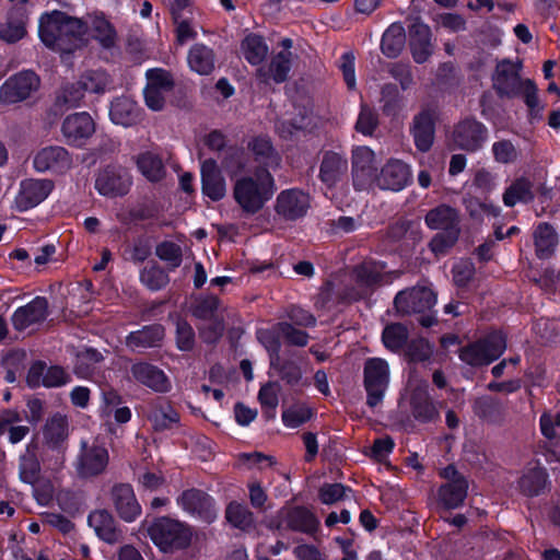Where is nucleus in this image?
<instances>
[{"mask_svg":"<svg viewBox=\"0 0 560 560\" xmlns=\"http://www.w3.org/2000/svg\"><path fill=\"white\" fill-rule=\"evenodd\" d=\"M68 436V421L65 416L55 415L47 420L44 428V439L47 444L55 447Z\"/></svg>","mask_w":560,"mask_h":560,"instance_id":"obj_42","label":"nucleus"},{"mask_svg":"<svg viewBox=\"0 0 560 560\" xmlns=\"http://www.w3.org/2000/svg\"><path fill=\"white\" fill-rule=\"evenodd\" d=\"M39 88V78L33 71H22L8 79L0 88V102L12 104L27 98Z\"/></svg>","mask_w":560,"mask_h":560,"instance_id":"obj_10","label":"nucleus"},{"mask_svg":"<svg viewBox=\"0 0 560 560\" xmlns=\"http://www.w3.org/2000/svg\"><path fill=\"white\" fill-rule=\"evenodd\" d=\"M409 47L417 63L425 62L433 52L432 34L428 25L416 22L409 28Z\"/></svg>","mask_w":560,"mask_h":560,"instance_id":"obj_24","label":"nucleus"},{"mask_svg":"<svg viewBox=\"0 0 560 560\" xmlns=\"http://www.w3.org/2000/svg\"><path fill=\"white\" fill-rule=\"evenodd\" d=\"M310 208V197L300 189H287L277 197L276 211L288 220L303 217Z\"/></svg>","mask_w":560,"mask_h":560,"instance_id":"obj_20","label":"nucleus"},{"mask_svg":"<svg viewBox=\"0 0 560 560\" xmlns=\"http://www.w3.org/2000/svg\"><path fill=\"white\" fill-rule=\"evenodd\" d=\"M78 84L89 93L103 94L110 84L109 74L103 69L86 70L80 78Z\"/></svg>","mask_w":560,"mask_h":560,"instance_id":"obj_39","label":"nucleus"},{"mask_svg":"<svg viewBox=\"0 0 560 560\" xmlns=\"http://www.w3.org/2000/svg\"><path fill=\"white\" fill-rule=\"evenodd\" d=\"M141 282L150 290H160L165 287L170 279L167 273L155 264L148 265L140 273Z\"/></svg>","mask_w":560,"mask_h":560,"instance_id":"obj_51","label":"nucleus"},{"mask_svg":"<svg viewBox=\"0 0 560 560\" xmlns=\"http://www.w3.org/2000/svg\"><path fill=\"white\" fill-rule=\"evenodd\" d=\"M389 382V368L385 360L369 359L364 364V387L368 393V405L372 408L383 400Z\"/></svg>","mask_w":560,"mask_h":560,"instance_id":"obj_6","label":"nucleus"},{"mask_svg":"<svg viewBox=\"0 0 560 560\" xmlns=\"http://www.w3.org/2000/svg\"><path fill=\"white\" fill-rule=\"evenodd\" d=\"M33 166L39 173L65 174L73 166L69 151L60 145H49L38 150L33 158Z\"/></svg>","mask_w":560,"mask_h":560,"instance_id":"obj_8","label":"nucleus"},{"mask_svg":"<svg viewBox=\"0 0 560 560\" xmlns=\"http://www.w3.org/2000/svg\"><path fill=\"white\" fill-rule=\"evenodd\" d=\"M89 525L94 529L97 537L108 544L118 542L120 533L115 526L113 516L104 510H97L89 515Z\"/></svg>","mask_w":560,"mask_h":560,"instance_id":"obj_30","label":"nucleus"},{"mask_svg":"<svg viewBox=\"0 0 560 560\" xmlns=\"http://www.w3.org/2000/svg\"><path fill=\"white\" fill-rule=\"evenodd\" d=\"M350 489H347L341 483H327L319 490V499L324 504H334L345 498Z\"/></svg>","mask_w":560,"mask_h":560,"instance_id":"obj_56","label":"nucleus"},{"mask_svg":"<svg viewBox=\"0 0 560 560\" xmlns=\"http://www.w3.org/2000/svg\"><path fill=\"white\" fill-rule=\"evenodd\" d=\"M65 141L72 147L82 148L95 132V122L85 112L67 116L61 126Z\"/></svg>","mask_w":560,"mask_h":560,"instance_id":"obj_9","label":"nucleus"},{"mask_svg":"<svg viewBox=\"0 0 560 560\" xmlns=\"http://www.w3.org/2000/svg\"><path fill=\"white\" fill-rule=\"evenodd\" d=\"M534 199L533 185L529 179L521 177L514 180L503 195L506 207H513L518 202H529Z\"/></svg>","mask_w":560,"mask_h":560,"instance_id":"obj_40","label":"nucleus"},{"mask_svg":"<svg viewBox=\"0 0 560 560\" xmlns=\"http://www.w3.org/2000/svg\"><path fill=\"white\" fill-rule=\"evenodd\" d=\"M493 86L500 95L517 96L525 86V80L520 77V67L511 61L498 63L493 75Z\"/></svg>","mask_w":560,"mask_h":560,"instance_id":"obj_17","label":"nucleus"},{"mask_svg":"<svg viewBox=\"0 0 560 560\" xmlns=\"http://www.w3.org/2000/svg\"><path fill=\"white\" fill-rule=\"evenodd\" d=\"M424 222L429 229L443 232L431 241L430 246L434 253H443L445 248L453 246L459 236V214L447 205L431 209L425 214Z\"/></svg>","mask_w":560,"mask_h":560,"instance_id":"obj_4","label":"nucleus"},{"mask_svg":"<svg viewBox=\"0 0 560 560\" xmlns=\"http://www.w3.org/2000/svg\"><path fill=\"white\" fill-rule=\"evenodd\" d=\"M547 485V474L538 463H529L516 480L517 490L525 497L539 495Z\"/></svg>","mask_w":560,"mask_h":560,"instance_id":"obj_25","label":"nucleus"},{"mask_svg":"<svg viewBox=\"0 0 560 560\" xmlns=\"http://www.w3.org/2000/svg\"><path fill=\"white\" fill-rule=\"evenodd\" d=\"M494 159L499 163H512L517 159V151L513 143L508 140L494 142L492 145Z\"/></svg>","mask_w":560,"mask_h":560,"instance_id":"obj_59","label":"nucleus"},{"mask_svg":"<svg viewBox=\"0 0 560 560\" xmlns=\"http://www.w3.org/2000/svg\"><path fill=\"white\" fill-rule=\"evenodd\" d=\"M25 33V23L23 19H9L8 22L0 24V38L8 43L20 40L24 37Z\"/></svg>","mask_w":560,"mask_h":560,"instance_id":"obj_55","label":"nucleus"},{"mask_svg":"<svg viewBox=\"0 0 560 560\" xmlns=\"http://www.w3.org/2000/svg\"><path fill=\"white\" fill-rule=\"evenodd\" d=\"M292 44L290 38H283L279 43L281 49L271 59L269 74L278 83L285 81L291 70L293 60Z\"/></svg>","mask_w":560,"mask_h":560,"instance_id":"obj_28","label":"nucleus"},{"mask_svg":"<svg viewBox=\"0 0 560 560\" xmlns=\"http://www.w3.org/2000/svg\"><path fill=\"white\" fill-rule=\"evenodd\" d=\"M487 128L479 121L466 119L459 122L452 136L455 148L465 151H477L487 139Z\"/></svg>","mask_w":560,"mask_h":560,"instance_id":"obj_12","label":"nucleus"},{"mask_svg":"<svg viewBox=\"0 0 560 560\" xmlns=\"http://www.w3.org/2000/svg\"><path fill=\"white\" fill-rule=\"evenodd\" d=\"M88 32L104 47L110 48L116 43V32L112 24L103 15H91L85 22Z\"/></svg>","mask_w":560,"mask_h":560,"instance_id":"obj_36","label":"nucleus"},{"mask_svg":"<svg viewBox=\"0 0 560 560\" xmlns=\"http://www.w3.org/2000/svg\"><path fill=\"white\" fill-rule=\"evenodd\" d=\"M394 303L397 311L402 314L424 313L435 305L436 295L431 288L418 285L400 291Z\"/></svg>","mask_w":560,"mask_h":560,"instance_id":"obj_11","label":"nucleus"},{"mask_svg":"<svg viewBox=\"0 0 560 560\" xmlns=\"http://www.w3.org/2000/svg\"><path fill=\"white\" fill-rule=\"evenodd\" d=\"M382 339L384 346L392 350L397 351L401 349L408 339L407 328L400 324H392L384 328Z\"/></svg>","mask_w":560,"mask_h":560,"instance_id":"obj_49","label":"nucleus"},{"mask_svg":"<svg viewBox=\"0 0 560 560\" xmlns=\"http://www.w3.org/2000/svg\"><path fill=\"white\" fill-rule=\"evenodd\" d=\"M411 174L410 165L400 160L393 159L382 167L375 180L376 185L382 189L399 191L408 185Z\"/></svg>","mask_w":560,"mask_h":560,"instance_id":"obj_19","label":"nucleus"},{"mask_svg":"<svg viewBox=\"0 0 560 560\" xmlns=\"http://www.w3.org/2000/svg\"><path fill=\"white\" fill-rule=\"evenodd\" d=\"M109 462L108 451L96 442H82L77 458V471L83 478L95 477L103 474Z\"/></svg>","mask_w":560,"mask_h":560,"instance_id":"obj_7","label":"nucleus"},{"mask_svg":"<svg viewBox=\"0 0 560 560\" xmlns=\"http://www.w3.org/2000/svg\"><path fill=\"white\" fill-rule=\"evenodd\" d=\"M156 256L168 264L171 269L177 268L182 264V249L172 242H163L155 249Z\"/></svg>","mask_w":560,"mask_h":560,"instance_id":"obj_54","label":"nucleus"},{"mask_svg":"<svg viewBox=\"0 0 560 560\" xmlns=\"http://www.w3.org/2000/svg\"><path fill=\"white\" fill-rule=\"evenodd\" d=\"M109 117L114 124L129 127L139 120V107L129 97H117L110 104Z\"/></svg>","mask_w":560,"mask_h":560,"instance_id":"obj_29","label":"nucleus"},{"mask_svg":"<svg viewBox=\"0 0 560 560\" xmlns=\"http://www.w3.org/2000/svg\"><path fill=\"white\" fill-rule=\"evenodd\" d=\"M276 183L267 168L237 176L233 182V198L243 212L255 214L273 197Z\"/></svg>","mask_w":560,"mask_h":560,"instance_id":"obj_2","label":"nucleus"},{"mask_svg":"<svg viewBox=\"0 0 560 560\" xmlns=\"http://www.w3.org/2000/svg\"><path fill=\"white\" fill-rule=\"evenodd\" d=\"M103 355L94 349H84L75 357L74 373L81 378L91 377L102 362Z\"/></svg>","mask_w":560,"mask_h":560,"instance_id":"obj_41","label":"nucleus"},{"mask_svg":"<svg viewBox=\"0 0 560 560\" xmlns=\"http://www.w3.org/2000/svg\"><path fill=\"white\" fill-rule=\"evenodd\" d=\"M242 52L249 63L259 65L268 54V46L260 36L250 34L242 42Z\"/></svg>","mask_w":560,"mask_h":560,"instance_id":"obj_45","label":"nucleus"},{"mask_svg":"<svg viewBox=\"0 0 560 560\" xmlns=\"http://www.w3.org/2000/svg\"><path fill=\"white\" fill-rule=\"evenodd\" d=\"M112 499L117 513L124 521L133 522L141 514V505L130 485H116L112 490Z\"/></svg>","mask_w":560,"mask_h":560,"instance_id":"obj_23","label":"nucleus"},{"mask_svg":"<svg viewBox=\"0 0 560 560\" xmlns=\"http://www.w3.org/2000/svg\"><path fill=\"white\" fill-rule=\"evenodd\" d=\"M376 125L377 119L375 113L365 105H362L355 125L357 131L364 136H370L374 131Z\"/></svg>","mask_w":560,"mask_h":560,"instance_id":"obj_61","label":"nucleus"},{"mask_svg":"<svg viewBox=\"0 0 560 560\" xmlns=\"http://www.w3.org/2000/svg\"><path fill=\"white\" fill-rule=\"evenodd\" d=\"M54 189L50 179H25L20 185L15 203L19 210L26 211L43 202Z\"/></svg>","mask_w":560,"mask_h":560,"instance_id":"obj_15","label":"nucleus"},{"mask_svg":"<svg viewBox=\"0 0 560 560\" xmlns=\"http://www.w3.org/2000/svg\"><path fill=\"white\" fill-rule=\"evenodd\" d=\"M406 43L405 28L399 23H393L383 34L381 48L388 58H396L402 51Z\"/></svg>","mask_w":560,"mask_h":560,"instance_id":"obj_38","label":"nucleus"},{"mask_svg":"<svg viewBox=\"0 0 560 560\" xmlns=\"http://www.w3.org/2000/svg\"><path fill=\"white\" fill-rule=\"evenodd\" d=\"M142 526H147L149 537L163 552L184 549L191 541V529L186 524L171 517H156L151 523L143 522Z\"/></svg>","mask_w":560,"mask_h":560,"instance_id":"obj_3","label":"nucleus"},{"mask_svg":"<svg viewBox=\"0 0 560 560\" xmlns=\"http://www.w3.org/2000/svg\"><path fill=\"white\" fill-rule=\"evenodd\" d=\"M148 419L155 430H166L178 421V413L168 405L153 406L148 412Z\"/></svg>","mask_w":560,"mask_h":560,"instance_id":"obj_44","label":"nucleus"},{"mask_svg":"<svg viewBox=\"0 0 560 560\" xmlns=\"http://www.w3.org/2000/svg\"><path fill=\"white\" fill-rule=\"evenodd\" d=\"M311 417L312 410L310 407L295 404L283 411L282 421L285 427L294 429L308 421Z\"/></svg>","mask_w":560,"mask_h":560,"instance_id":"obj_52","label":"nucleus"},{"mask_svg":"<svg viewBox=\"0 0 560 560\" xmlns=\"http://www.w3.org/2000/svg\"><path fill=\"white\" fill-rule=\"evenodd\" d=\"M148 86L156 88L162 91H171L173 80L171 74L163 69H151L147 71Z\"/></svg>","mask_w":560,"mask_h":560,"instance_id":"obj_58","label":"nucleus"},{"mask_svg":"<svg viewBox=\"0 0 560 560\" xmlns=\"http://www.w3.org/2000/svg\"><path fill=\"white\" fill-rule=\"evenodd\" d=\"M279 386L275 383L264 385L259 393L258 399L264 409V413L268 419L275 418L276 408L279 404Z\"/></svg>","mask_w":560,"mask_h":560,"instance_id":"obj_50","label":"nucleus"},{"mask_svg":"<svg viewBox=\"0 0 560 560\" xmlns=\"http://www.w3.org/2000/svg\"><path fill=\"white\" fill-rule=\"evenodd\" d=\"M375 154L368 147H358L352 151L353 185L358 190L368 189L374 179Z\"/></svg>","mask_w":560,"mask_h":560,"instance_id":"obj_18","label":"nucleus"},{"mask_svg":"<svg viewBox=\"0 0 560 560\" xmlns=\"http://www.w3.org/2000/svg\"><path fill=\"white\" fill-rule=\"evenodd\" d=\"M348 170L347 160L338 153L327 152L322 161L319 177L327 187L335 186Z\"/></svg>","mask_w":560,"mask_h":560,"instance_id":"obj_31","label":"nucleus"},{"mask_svg":"<svg viewBox=\"0 0 560 560\" xmlns=\"http://www.w3.org/2000/svg\"><path fill=\"white\" fill-rule=\"evenodd\" d=\"M187 62L191 71L208 75L214 69L215 58L212 49L202 44H196L188 52Z\"/></svg>","mask_w":560,"mask_h":560,"instance_id":"obj_34","label":"nucleus"},{"mask_svg":"<svg viewBox=\"0 0 560 560\" xmlns=\"http://www.w3.org/2000/svg\"><path fill=\"white\" fill-rule=\"evenodd\" d=\"M276 329L287 339V341H289L292 345L303 347L307 343V334L304 332L303 330L295 329L292 325L288 323L278 324L276 326Z\"/></svg>","mask_w":560,"mask_h":560,"instance_id":"obj_64","label":"nucleus"},{"mask_svg":"<svg viewBox=\"0 0 560 560\" xmlns=\"http://www.w3.org/2000/svg\"><path fill=\"white\" fill-rule=\"evenodd\" d=\"M48 314V302L43 296H36L30 303L19 307L12 315L15 329L24 330L33 325L44 322Z\"/></svg>","mask_w":560,"mask_h":560,"instance_id":"obj_21","label":"nucleus"},{"mask_svg":"<svg viewBox=\"0 0 560 560\" xmlns=\"http://www.w3.org/2000/svg\"><path fill=\"white\" fill-rule=\"evenodd\" d=\"M249 148L256 156V160L265 165L264 168H275L280 163V158L275 152L268 138L258 137L250 143Z\"/></svg>","mask_w":560,"mask_h":560,"instance_id":"obj_43","label":"nucleus"},{"mask_svg":"<svg viewBox=\"0 0 560 560\" xmlns=\"http://www.w3.org/2000/svg\"><path fill=\"white\" fill-rule=\"evenodd\" d=\"M411 133L417 149L422 152L429 151L434 141V119L432 114L422 112L416 116Z\"/></svg>","mask_w":560,"mask_h":560,"instance_id":"obj_27","label":"nucleus"},{"mask_svg":"<svg viewBox=\"0 0 560 560\" xmlns=\"http://www.w3.org/2000/svg\"><path fill=\"white\" fill-rule=\"evenodd\" d=\"M177 347L182 351L191 350L195 343V334L191 326L183 320L176 324Z\"/></svg>","mask_w":560,"mask_h":560,"instance_id":"obj_62","label":"nucleus"},{"mask_svg":"<svg viewBox=\"0 0 560 560\" xmlns=\"http://www.w3.org/2000/svg\"><path fill=\"white\" fill-rule=\"evenodd\" d=\"M384 266L375 261H365L354 270L359 292L354 296L361 298L370 288L381 281Z\"/></svg>","mask_w":560,"mask_h":560,"instance_id":"obj_35","label":"nucleus"},{"mask_svg":"<svg viewBox=\"0 0 560 560\" xmlns=\"http://www.w3.org/2000/svg\"><path fill=\"white\" fill-rule=\"evenodd\" d=\"M201 191L202 195L212 201H220L226 196V180L221 168L213 159L201 162Z\"/></svg>","mask_w":560,"mask_h":560,"instance_id":"obj_13","label":"nucleus"},{"mask_svg":"<svg viewBox=\"0 0 560 560\" xmlns=\"http://www.w3.org/2000/svg\"><path fill=\"white\" fill-rule=\"evenodd\" d=\"M536 255L540 259L550 258L559 243L556 230L548 223H540L534 231Z\"/></svg>","mask_w":560,"mask_h":560,"instance_id":"obj_32","label":"nucleus"},{"mask_svg":"<svg viewBox=\"0 0 560 560\" xmlns=\"http://www.w3.org/2000/svg\"><path fill=\"white\" fill-rule=\"evenodd\" d=\"M540 430L545 438L552 440L560 436V412H546L540 417Z\"/></svg>","mask_w":560,"mask_h":560,"instance_id":"obj_63","label":"nucleus"},{"mask_svg":"<svg viewBox=\"0 0 560 560\" xmlns=\"http://www.w3.org/2000/svg\"><path fill=\"white\" fill-rule=\"evenodd\" d=\"M280 514L288 527L293 530L313 534L319 526V521L314 513L302 506L283 509Z\"/></svg>","mask_w":560,"mask_h":560,"instance_id":"obj_26","label":"nucleus"},{"mask_svg":"<svg viewBox=\"0 0 560 560\" xmlns=\"http://www.w3.org/2000/svg\"><path fill=\"white\" fill-rule=\"evenodd\" d=\"M506 349V340L502 332L489 334L483 339L460 350L459 358L472 366L488 365L497 360Z\"/></svg>","mask_w":560,"mask_h":560,"instance_id":"obj_5","label":"nucleus"},{"mask_svg":"<svg viewBox=\"0 0 560 560\" xmlns=\"http://www.w3.org/2000/svg\"><path fill=\"white\" fill-rule=\"evenodd\" d=\"M225 516L229 523L241 529L250 528L254 524L253 513L238 502H231L228 505Z\"/></svg>","mask_w":560,"mask_h":560,"instance_id":"obj_47","label":"nucleus"},{"mask_svg":"<svg viewBox=\"0 0 560 560\" xmlns=\"http://www.w3.org/2000/svg\"><path fill=\"white\" fill-rule=\"evenodd\" d=\"M131 186V178L121 167H106L95 180L96 190L106 197L124 196Z\"/></svg>","mask_w":560,"mask_h":560,"instance_id":"obj_14","label":"nucleus"},{"mask_svg":"<svg viewBox=\"0 0 560 560\" xmlns=\"http://www.w3.org/2000/svg\"><path fill=\"white\" fill-rule=\"evenodd\" d=\"M465 206L470 217L474 219H481L483 215L497 217L500 212V209L492 203L481 202L476 198L466 199Z\"/></svg>","mask_w":560,"mask_h":560,"instance_id":"obj_57","label":"nucleus"},{"mask_svg":"<svg viewBox=\"0 0 560 560\" xmlns=\"http://www.w3.org/2000/svg\"><path fill=\"white\" fill-rule=\"evenodd\" d=\"M537 93L538 90L535 83L532 80L526 79L525 86L518 94L523 96L532 119H540L545 109V105L540 102Z\"/></svg>","mask_w":560,"mask_h":560,"instance_id":"obj_48","label":"nucleus"},{"mask_svg":"<svg viewBox=\"0 0 560 560\" xmlns=\"http://www.w3.org/2000/svg\"><path fill=\"white\" fill-rule=\"evenodd\" d=\"M38 34L45 46L70 54L83 45L88 27L80 19L54 11L40 16Z\"/></svg>","mask_w":560,"mask_h":560,"instance_id":"obj_1","label":"nucleus"},{"mask_svg":"<svg viewBox=\"0 0 560 560\" xmlns=\"http://www.w3.org/2000/svg\"><path fill=\"white\" fill-rule=\"evenodd\" d=\"M137 166L141 174L150 182H158L164 176L162 161L152 152L141 153L137 158Z\"/></svg>","mask_w":560,"mask_h":560,"instance_id":"obj_46","label":"nucleus"},{"mask_svg":"<svg viewBox=\"0 0 560 560\" xmlns=\"http://www.w3.org/2000/svg\"><path fill=\"white\" fill-rule=\"evenodd\" d=\"M177 504L190 515L208 523L212 522L217 516L213 500L200 490L190 489L184 491L177 498Z\"/></svg>","mask_w":560,"mask_h":560,"instance_id":"obj_16","label":"nucleus"},{"mask_svg":"<svg viewBox=\"0 0 560 560\" xmlns=\"http://www.w3.org/2000/svg\"><path fill=\"white\" fill-rule=\"evenodd\" d=\"M164 337L161 325H151L133 331L127 337V346L132 350L155 347Z\"/></svg>","mask_w":560,"mask_h":560,"instance_id":"obj_37","label":"nucleus"},{"mask_svg":"<svg viewBox=\"0 0 560 560\" xmlns=\"http://www.w3.org/2000/svg\"><path fill=\"white\" fill-rule=\"evenodd\" d=\"M132 377L142 385L158 393H166L172 383L163 370L147 362H138L131 366Z\"/></svg>","mask_w":560,"mask_h":560,"instance_id":"obj_22","label":"nucleus"},{"mask_svg":"<svg viewBox=\"0 0 560 560\" xmlns=\"http://www.w3.org/2000/svg\"><path fill=\"white\" fill-rule=\"evenodd\" d=\"M388 72L399 82L402 90H407L413 84L411 67L408 63L394 62L389 66Z\"/></svg>","mask_w":560,"mask_h":560,"instance_id":"obj_60","label":"nucleus"},{"mask_svg":"<svg viewBox=\"0 0 560 560\" xmlns=\"http://www.w3.org/2000/svg\"><path fill=\"white\" fill-rule=\"evenodd\" d=\"M412 408L415 417L422 421L432 420L438 415L434 405L427 397L425 387L412 397Z\"/></svg>","mask_w":560,"mask_h":560,"instance_id":"obj_53","label":"nucleus"},{"mask_svg":"<svg viewBox=\"0 0 560 560\" xmlns=\"http://www.w3.org/2000/svg\"><path fill=\"white\" fill-rule=\"evenodd\" d=\"M467 489L468 483L464 477L455 478L439 489V501L445 509H456L467 497Z\"/></svg>","mask_w":560,"mask_h":560,"instance_id":"obj_33","label":"nucleus"}]
</instances>
